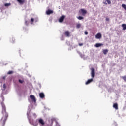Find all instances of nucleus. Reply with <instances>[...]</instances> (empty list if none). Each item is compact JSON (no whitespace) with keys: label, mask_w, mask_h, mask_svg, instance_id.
Instances as JSON below:
<instances>
[{"label":"nucleus","mask_w":126,"mask_h":126,"mask_svg":"<svg viewBox=\"0 0 126 126\" xmlns=\"http://www.w3.org/2000/svg\"><path fill=\"white\" fill-rule=\"evenodd\" d=\"M8 117V114H6L5 116L3 117L0 121V126H4L5 125V122H6V120H7V118Z\"/></svg>","instance_id":"1"},{"label":"nucleus","mask_w":126,"mask_h":126,"mask_svg":"<svg viewBox=\"0 0 126 126\" xmlns=\"http://www.w3.org/2000/svg\"><path fill=\"white\" fill-rule=\"evenodd\" d=\"M36 122H38L39 125H41V126L45 125V121H44V120L42 118H38L36 120Z\"/></svg>","instance_id":"2"},{"label":"nucleus","mask_w":126,"mask_h":126,"mask_svg":"<svg viewBox=\"0 0 126 126\" xmlns=\"http://www.w3.org/2000/svg\"><path fill=\"white\" fill-rule=\"evenodd\" d=\"M91 75L93 78H94L95 77V69L91 68Z\"/></svg>","instance_id":"3"},{"label":"nucleus","mask_w":126,"mask_h":126,"mask_svg":"<svg viewBox=\"0 0 126 126\" xmlns=\"http://www.w3.org/2000/svg\"><path fill=\"white\" fill-rule=\"evenodd\" d=\"M30 98L33 103H36V97L33 95H30Z\"/></svg>","instance_id":"4"},{"label":"nucleus","mask_w":126,"mask_h":126,"mask_svg":"<svg viewBox=\"0 0 126 126\" xmlns=\"http://www.w3.org/2000/svg\"><path fill=\"white\" fill-rule=\"evenodd\" d=\"M81 12L82 15L84 16L86 13H87V11L86 10H85L84 9H81L79 11V12Z\"/></svg>","instance_id":"5"},{"label":"nucleus","mask_w":126,"mask_h":126,"mask_svg":"<svg viewBox=\"0 0 126 126\" xmlns=\"http://www.w3.org/2000/svg\"><path fill=\"white\" fill-rule=\"evenodd\" d=\"M65 18V16L63 15L59 19V22H63L64 19Z\"/></svg>","instance_id":"6"},{"label":"nucleus","mask_w":126,"mask_h":126,"mask_svg":"<svg viewBox=\"0 0 126 126\" xmlns=\"http://www.w3.org/2000/svg\"><path fill=\"white\" fill-rule=\"evenodd\" d=\"M64 34L65 35V36L66 37H70V33L69 32V31H66L65 32V33H64Z\"/></svg>","instance_id":"7"},{"label":"nucleus","mask_w":126,"mask_h":126,"mask_svg":"<svg viewBox=\"0 0 126 126\" xmlns=\"http://www.w3.org/2000/svg\"><path fill=\"white\" fill-rule=\"evenodd\" d=\"M54 13V11L52 10L48 9L47 11H46V14L47 15H50V14H52Z\"/></svg>","instance_id":"8"},{"label":"nucleus","mask_w":126,"mask_h":126,"mask_svg":"<svg viewBox=\"0 0 126 126\" xmlns=\"http://www.w3.org/2000/svg\"><path fill=\"white\" fill-rule=\"evenodd\" d=\"M95 38L96 39H101V38H102V34L100 33H97L95 35Z\"/></svg>","instance_id":"9"},{"label":"nucleus","mask_w":126,"mask_h":126,"mask_svg":"<svg viewBox=\"0 0 126 126\" xmlns=\"http://www.w3.org/2000/svg\"><path fill=\"white\" fill-rule=\"evenodd\" d=\"M39 97L41 99H44V98H45V94H44V93H39Z\"/></svg>","instance_id":"10"},{"label":"nucleus","mask_w":126,"mask_h":126,"mask_svg":"<svg viewBox=\"0 0 126 126\" xmlns=\"http://www.w3.org/2000/svg\"><path fill=\"white\" fill-rule=\"evenodd\" d=\"M93 81V79H90L88 80V81L85 83L86 85H88L89 83H91Z\"/></svg>","instance_id":"11"},{"label":"nucleus","mask_w":126,"mask_h":126,"mask_svg":"<svg viewBox=\"0 0 126 126\" xmlns=\"http://www.w3.org/2000/svg\"><path fill=\"white\" fill-rule=\"evenodd\" d=\"M17 1L20 4H23L25 2V0H17Z\"/></svg>","instance_id":"12"},{"label":"nucleus","mask_w":126,"mask_h":126,"mask_svg":"<svg viewBox=\"0 0 126 126\" xmlns=\"http://www.w3.org/2000/svg\"><path fill=\"white\" fill-rule=\"evenodd\" d=\"M113 107L115 109V110H118V109H119L118 107V103H114Z\"/></svg>","instance_id":"13"},{"label":"nucleus","mask_w":126,"mask_h":126,"mask_svg":"<svg viewBox=\"0 0 126 126\" xmlns=\"http://www.w3.org/2000/svg\"><path fill=\"white\" fill-rule=\"evenodd\" d=\"M102 52H103L104 55H107V54H108V52H109V50L104 49Z\"/></svg>","instance_id":"14"},{"label":"nucleus","mask_w":126,"mask_h":126,"mask_svg":"<svg viewBox=\"0 0 126 126\" xmlns=\"http://www.w3.org/2000/svg\"><path fill=\"white\" fill-rule=\"evenodd\" d=\"M103 44H102V43H96V44H95V47H96V48H99V47H101V46H103Z\"/></svg>","instance_id":"15"},{"label":"nucleus","mask_w":126,"mask_h":126,"mask_svg":"<svg viewBox=\"0 0 126 126\" xmlns=\"http://www.w3.org/2000/svg\"><path fill=\"white\" fill-rule=\"evenodd\" d=\"M122 27L123 28V30H126V24H123L122 25Z\"/></svg>","instance_id":"16"},{"label":"nucleus","mask_w":126,"mask_h":126,"mask_svg":"<svg viewBox=\"0 0 126 126\" xmlns=\"http://www.w3.org/2000/svg\"><path fill=\"white\" fill-rule=\"evenodd\" d=\"M77 18L79 20H82V19H84V18H83V17L79 16V17H77Z\"/></svg>","instance_id":"17"},{"label":"nucleus","mask_w":126,"mask_h":126,"mask_svg":"<svg viewBox=\"0 0 126 126\" xmlns=\"http://www.w3.org/2000/svg\"><path fill=\"white\" fill-rule=\"evenodd\" d=\"M122 7H123V8H124L125 10H126V5L125 4H122Z\"/></svg>","instance_id":"18"},{"label":"nucleus","mask_w":126,"mask_h":126,"mask_svg":"<svg viewBox=\"0 0 126 126\" xmlns=\"http://www.w3.org/2000/svg\"><path fill=\"white\" fill-rule=\"evenodd\" d=\"M106 1H107L108 4H111L112 0H106Z\"/></svg>","instance_id":"19"},{"label":"nucleus","mask_w":126,"mask_h":126,"mask_svg":"<svg viewBox=\"0 0 126 126\" xmlns=\"http://www.w3.org/2000/svg\"><path fill=\"white\" fill-rule=\"evenodd\" d=\"M81 27V24H78L76 25L77 28H80Z\"/></svg>","instance_id":"20"},{"label":"nucleus","mask_w":126,"mask_h":126,"mask_svg":"<svg viewBox=\"0 0 126 126\" xmlns=\"http://www.w3.org/2000/svg\"><path fill=\"white\" fill-rule=\"evenodd\" d=\"M5 6H10V5H11V4L10 3H5L4 4Z\"/></svg>","instance_id":"21"},{"label":"nucleus","mask_w":126,"mask_h":126,"mask_svg":"<svg viewBox=\"0 0 126 126\" xmlns=\"http://www.w3.org/2000/svg\"><path fill=\"white\" fill-rule=\"evenodd\" d=\"M19 83L22 84V83H23V82H24V80L19 79Z\"/></svg>","instance_id":"22"},{"label":"nucleus","mask_w":126,"mask_h":126,"mask_svg":"<svg viewBox=\"0 0 126 126\" xmlns=\"http://www.w3.org/2000/svg\"><path fill=\"white\" fill-rule=\"evenodd\" d=\"M31 24H32L33 23V22H34V18H32L31 19Z\"/></svg>","instance_id":"23"},{"label":"nucleus","mask_w":126,"mask_h":126,"mask_svg":"<svg viewBox=\"0 0 126 126\" xmlns=\"http://www.w3.org/2000/svg\"><path fill=\"white\" fill-rule=\"evenodd\" d=\"M13 73V71H9L7 73V74H12Z\"/></svg>","instance_id":"24"},{"label":"nucleus","mask_w":126,"mask_h":126,"mask_svg":"<svg viewBox=\"0 0 126 126\" xmlns=\"http://www.w3.org/2000/svg\"><path fill=\"white\" fill-rule=\"evenodd\" d=\"M122 78H123V79L124 81H125L126 82V76H124L122 77Z\"/></svg>","instance_id":"25"},{"label":"nucleus","mask_w":126,"mask_h":126,"mask_svg":"<svg viewBox=\"0 0 126 126\" xmlns=\"http://www.w3.org/2000/svg\"><path fill=\"white\" fill-rule=\"evenodd\" d=\"M3 88L5 90V88H6V86L5 85V84H4L3 85Z\"/></svg>","instance_id":"26"},{"label":"nucleus","mask_w":126,"mask_h":126,"mask_svg":"<svg viewBox=\"0 0 126 126\" xmlns=\"http://www.w3.org/2000/svg\"><path fill=\"white\" fill-rule=\"evenodd\" d=\"M33 116L34 118H37V115L36 114V113H33Z\"/></svg>","instance_id":"27"},{"label":"nucleus","mask_w":126,"mask_h":126,"mask_svg":"<svg viewBox=\"0 0 126 126\" xmlns=\"http://www.w3.org/2000/svg\"><path fill=\"white\" fill-rule=\"evenodd\" d=\"M109 20H110L109 18H106V21H109Z\"/></svg>","instance_id":"28"},{"label":"nucleus","mask_w":126,"mask_h":126,"mask_svg":"<svg viewBox=\"0 0 126 126\" xmlns=\"http://www.w3.org/2000/svg\"><path fill=\"white\" fill-rule=\"evenodd\" d=\"M79 46H83V43H79Z\"/></svg>","instance_id":"29"},{"label":"nucleus","mask_w":126,"mask_h":126,"mask_svg":"<svg viewBox=\"0 0 126 126\" xmlns=\"http://www.w3.org/2000/svg\"><path fill=\"white\" fill-rule=\"evenodd\" d=\"M38 125V123H33V126H37Z\"/></svg>","instance_id":"30"},{"label":"nucleus","mask_w":126,"mask_h":126,"mask_svg":"<svg viewBox=\"0 0 126 126\" xmlns=\"http://www.w3.org/2000/svg\"><path fill=\"white\" fill-rule=\"evenodd\" d=\"M85 35H88V32H85Z\"/></svg>","instance_id":"31"},{"label":"nucleus","mask_w":126,"mask_h":126,"mask_svg":"<svg viewBox=\"0 0 126 126\" xmlns=\"http://www.w3.org/2000/svg\"><path fill=\"white\" fill-rule=\"evenodd\" d=\"M12 41H13V43H14V42H15V39L13 38Z\"/></svg>","instance_id":"32"},{"label":"nucleus","mask_w":126,"mask_h":126,"mask_svg":"<svg viewBox=\"0 0 126 126\" xmlns=\"http://www.w3.org/2000/svg\"><path fill=\"white\" fill-rule=\"evenodd\" d=\"M76 118L77 119H78V118H79V116L76 115Z\"/></svg>","instance_id":"33"},{"label":"nucleus","mask_w":126,"mask_h":126,"mask_svg":"<svg viewBox=\"0 0 126 126\" xmlns=\"http://www.w3.org/2000/svg\"><path fill=\"white\" fill-rule=\"evenodd\" d=\"M104 4H107V3H106V2H103Z\"/></svg>","instance_id":"34"},{"label":"nucleus","mask_w":126,"mask_h":126,"mask_svg":"<svg viewBox=\"0 0 126 126\" xmlns=\"http://www.w3.org/2000/svg\"><path fill=\"white\" fill-rule=\"evenodd\" d=\"M25 23H27V21H26Z\"/></svg>","instance_id":"35"},{"label":"nucleus","mask_w":126,"mask_h":126,"mask_svg":"<svg viewBox=\"0 0 126 126\" xmlns=\"http://www.w3.org/2000/svg\"><path fill=\"white\" fill-rule=\"evenodd\" d=\"M51 123L53 124V121H52Z\"/></svg>","instance_id":"36"},{"label":"nucleus","mask_w":126,"mask_h":126,"mask_svg":"<svg viewBox=\"0 0 126 126\" xmlns=\"http://www.w3.org/2000/svg\"><path fill=\"white\" fill-rule=\"evenodd\" d=\"M125 52H126V51H125Z\"/></svg>","instance_id":"37"},{"label":"nucleus","mask_w":126,"mask_h":126,"mask_svg":"<svg viewBox=\"0 0 126 126\" xmlns=\"http://www.w3.org/2000/svg\"><path fill=\"white\" fill-rule=\"evenodd\" d=\"M126 1V0H125Z\"/></svg>","instance_id":"38"}]
</instances>
